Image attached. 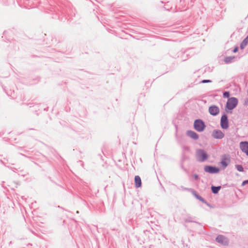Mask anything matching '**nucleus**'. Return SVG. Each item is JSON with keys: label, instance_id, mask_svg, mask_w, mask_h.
Returning <instances> with one entry per match:
<instances>
[{"label": "nucleus", "instance_id": "obj_1", "mask_svg": "<svg viewBox=\"0 0 248 248\" xmlns=\"http://www.w3.org/2000/svg\"><path fill=\"white\" fill-rule=\"evenodd\" d=\"M196 156L197 160L200 162H202L206 160L208 158V155L206 151L202 149L196 150Z\"/></svg>", "mask_w": 248, "mask_h": 248}, {"label": "nucleus", "instance_id": "obj_2", "mask_svg": "<svg viewBox=\"0 0 248 248\" xmlns=\"http://www.w3.org/2000/svg\"><path fill=\"white\" fill-rule=\"evenodd\" d=\"M193 127L197 131L202 132L205 129L206 125L203 120L199 119L195 120Z\"/></svg>", "mask_w": 248, "mask_h": 248}, {"label": "nucleus", "instance_id": "obj_3", "mask_svg": "<svg viewBox=\"0 0 248 248\" xmlns=\"http://www.w3.org/2000/svg\"><path fill=\"white\" fill-rule=\"evenodd\" d=\"M238 99L234 97L229 98L226 103L225 108L228 110H232L236 107L238 104Z\"/></svg>", "mask_w": 248, "mask_h": 248}, {"label": "nucleus", "instance_id": "obj_4", "mask_svg": "<svg viewBox=\"0 0 248 248\" xmlns=\"http://www.w3.org/2000/svg\"><path fill=\"white\" fill-rule=\"evenodd\" d=\"M220 124L221 127L223 129H227L229 126L228 117L225 113L221 116Z\"/></svg>", "mask_w": 248, "mask_h": 248}, {"label": "nucleus", "instance_id": "obj_5", "mask_svg": "<svg viewBox=\"0 0 248 248\" xmlns=\"http://www.w3.org/2000/svg\"><path fill=\"white\" fill-rule=\"evenodd\" d=\"M204 170L205 172L211 174L217 173L220 170L218 167L209 165L205 166Z\"/></svg>", "mask_w": 248, "mask_h": 248}, {"label": "nucleus", "instance_id": "obj_6", "mask_svg": "<svg viewBox=\"0 0 248 248\" xmlns=\"http://www.w3.org/2000/svg\"><path fill=\"white\" fill-rule=\"evenodd\" d=\"M224 134L219 129L214 130L212 133V136L215 139H222L224 137Z\"/></svg>", "mask_w": 248, "mask_h": 248}, {"label": "nucleus", "instance_id": "obj_7", "mask_svg": "<svg viewBox=\"0 0 248 248\" xmlns=\"http://www.w3.org/2000/svg\"><path fill=\"white\" fill-rule=\"evenodd\" d=\"M231 162L230 157L228 155H224L221 157L220 164L223 169H225Z\"/></svg>", "mask_w": 248, "mask_h": 248}, {"label": "nucleus", "instance_id": "obj_8", "mask_svg": "<svg viewBox=\"0 0 248 248\" xmlns=\"http://www.w3.org/2000/svg\"><path fill=\"white\" fill-rule=\"evenodd\" d=\"M216 241L224 246H227L229 244L228 238L223 235H218L216 238Z\"/></svg>", "mask_w": 248, "mask_h": 248}, {"label": "nucleus", "instance_id": "obj_9", "mask_svg": "<svg viewBox=\"0 0 248 248\" xmlns=\"http://www.w3.org/2000/svg\"><path fill=\"white\" fill-rule=\"evenodd\" d=\"M208 111L211 115L215 116L218 114L219 108L217 106L213 105L209 107Z\"/></svg>", "mask_w": 248, "mask_h": 248}, {"label": "nucleus", "instance_id": "obj_10", "mask_svg": "<svg viewBox=\"0 0 248 248\" xmlns=\"http://www.w3.org/2000/svg\"><path fill=\"white\" fill-rule=\"evenodd\" d=\"M240 147L242 151L248 156V141H241L240 143Z\"/></svg>", "mask_w": 248, "mask_h": 248}, {"label": "nucleus", "instance_id": "obj_11", "mask_svg": "<svg viewBox=\"0 0 248 248\" xmlns=\"http://www.w3.org/2000/svg\"><path fill=\"white\" fill-rule=\"evenodd\" d=\"M186 135L194 140H197L199 138L198 134L192 130H187Z\"/></svg>", "mask_w": 248, "mask_h": 248}, {"label": "nucleus", "instance_id": "obj_12", "mask_svg": "<svg viewBox=\"0 0 248 248\" xmlns=\"http://www.w3.org/2000/svg\"><path fill=\"white\" fill-rule=\"evenodd\" d=\"M195 218V217H193L191 216L189 214H187L186 215V217L184 218V220L185 222H194L198 224H200V223L196 222L194 220Z\"/></svg>", "mask_w": 248, "mask_h": 248}, {"label": "nucleus", "instance_id": "obj_13", "mask_svg": "<svg viewBox=\"0 0 248 248\" xmlns=\"http://www.w3.org/2000/svg\"><path fill=\"white\" fill-rule=\"evenodd\" d=\"M134 182L136 187L139 188L141 186V180L139 176L136 175L135 176Z\"/></svg>", "mask_w": 248, "mask_h": 248}, {"label": "nucleus", "instance_id": "obj_14", "mask_svg": "<svg viewBox=\"0 0 248 248\" xmlns=\"http://www.w3.org/2000/svg\"><path fill=\"white\" fill-rule=\"evenodd\" d=\"M221 186H212L211 187L212 192L214 194H217L218 193L219 191L221 189Z\"/></svg>", "mask_w": 248, "mask_h": 248}, {"label": "nucleus", "instance_id": "obj_15", "mask_svg": "<svg viewBox=\"0 0 248 248\" xmlns=\"http://www.w3.org/2000/svg\"><path fill=\"white\" fill-rule=\"evenodd\" d=\"M235 59V57L234 56H228L224 58V62L226 63H230L232 62Z\"/></svg>", "mask_w": 248, "mask_h": 248}, {"label": "nucleus", "instance_id": "obj_16", "mask_svg": "<svg viewBox=\"0 0 248 248\" xmlns=\"http://www.w3.org/2000/svg\"><path fill=\"white\" fill-rule=\"evenodd\" d=\"M248 43V35L243 40L240 44V48L243 49Z\"/></svg>", "mask_w": 248, "mask_h": 248}, {"label": "nucleus", "instance_id": "obj_17", "mask_svg": "<svg viewBox=\"0 0 248 248\" xmlns=\"http://www.w3.org/2000/svg\"><path fill=\"white\" fill-rule=\"evenodd\" d=\"M196 199L200 200L201 202H202V203L205 204L207 206H210V204L207 202L206 200H205L202 197L198 195L197 197H196Z\"/></svg>", "mask_w": 248, "mask_h": 248}, {"label": "nucleus", "instance_id": "obj_18", "mask_svg": "<svg viewBox=\"0 0 248 248\" xmlns=\"http://www.w3.org/2000/svg\"><path fill=\"white\" fill-rule=\"evenodd\" d=\"M11 169H12V170L13 171H14L15 172L18 173V172H20L21 174V175H23V176H25V174H23L24 171L23 170H19L18 169H16V168H11Z\"/></svg>", "mask_w": 248, "mask_h": 248}, {"label": "nucleus", "instance_id": "obj_19", "mask_svg": "<svg viewBox=\"0 0 248 248\" xmlns=\"http://www.w3.org/2000/svg\"><path fill=\"white\" fill-rule=\"evenodd\" d=\"M235 167L238 171L240 172L244 171V168L241 165H236Z\"/></svg>", "mask_w": 248, "mask_h": 248}, {"label": "nucleus", "instance_id": "obj_20", "mask_svg": "<svg viewBox=\"0 0 248 248\" xmlns=\"http://www.w3.org/2000/svg\"><path fill=\"white\" fill-rule=\"evenodd\" d=\"M230 96V93L229 91H225L223 93V97L224 98H229Z\"/></svg>", "mask_w": 248, "mask_h": 248}, {"label": "nucleus", "instance_id": "obj_21", "mask_svg": "<svg viewBox=\"0 0 248 248\" xmlns=\"http://www.w3.org/2000/svg\"><path fill=\"white\" fill-rule=\"evenodd\" d=\"M190 191L191 192L193 195L196 198L197 196H198V193L194 189H190Z\"/></svg>", "mask_w": 248, "mask_h": 248}, {"label": "nucleus", "instance_id": "obj_22", "mask_svg": "<svg viewBox=\"0 0 248 248\" xmlns=\"http://www.w3.org/2000/svg\"><path fill=\"white\" fill-rule=\"evenodd\" d=\"M212 81L209 79H203L202 80L201 83H210Z\"/></svg>", "mask_w": 248, "mask_h": 248}, {"label": "nucleus", "instance_id": "obj_23", "mask_svg": "<svg viewBox=\"0 0 248 248\" xmlns=\"http://www.w3.org/2000/svg\"><path fill=\"white\" fill-rule=\"evenodd\" d=\"M246 184H248V179L243 181V182L242 183V186H244L246 185Z\"/></svg>", "mask_w": 248, "mask_h": 248}, {"label": "nucleus", "instance_id": "obj_24", "mask_svg": "<svg viewBox=\"0 0 248 248\" xmlns=\"http://www.w3.org/2000/svg\"><path fill=\"white\" fill-rule=\"evenodd\" d=\"M238 47L237 46H236L234 48V49L232 50V52L233 53H236L238 51Z\"/></svg>", "mask_w": 248, "mask_h": 248}, {"label": "nucleus", "instance_id": "obj_25", "mask_svg": "<svg viewBox=\"0 0 248 248\" xmlns=\"http://www.w3.org/2000/svg\"><path fill=\"white\" fill-rule=\"evenodd\" d=\"M193 176L195 180H197L199 179V176L197 174H194Z\"/></svg>", "mask_w": 248, "mask_h": 248}, {"label": "nucleus", "instance_id": "obj_26", "mask_svg": "<svg viewBox=\"0 0 248 248\" xmlns=\"http://www.w3.org/2000/svg\"><path fill=\"white\" fill-rule=\"evenodd\" d=\"M145 243H146V240H145V239H144V240H141V242H140V244H145Z\"/></svg>", "mask_w": 248, "mask_h": 248}, {"label": "nucleus", "instance_id": "obj_27", "mask_svg": "<svg viewBox=\"0 0 248 248\" xmlns=\"http://www.w3.org/2000/svg\"><path fill=\"white\" fill-rule=\"evenodd\" d=\"M147 232H149V231L147 230H145L143 231V233L145 235H147V234H146Z\"/></svg>", "mask_w": 248, "mask_h": 248}, {"label": "nucleus", "instance_id": "obj_28", "mask_svg": "<svg viewBox=\"0 0 248 248\" xmlns=\"http://www.w3.org/2000/svg\"><path fill=\"white\" fill-rule=\"evenodd\" d=\"M245 103L247 105H248V99L246 100Z\"/></svg>", "mask_w": 248, "mask_h": 248}, {"label": "nucleus", "instance_id": "obj_29", "mask_svg": "<svg viewBox=\"0 0 248 248\" xmlns=\"http://www.w3.org/2000/svg\"><path fill=\"white\" fill-rule=\"evenodd\" d=\"M30 230L31 232L33 234H35V232L33 231H32L31 230Z\"/></svg>", "mask_w": 248, "mask_h": 248}, {"label": "nucleus", "instance_id": "obj_30", "mask_svg": "<svg viewBox=\"0 0 248 248\" xmlns=\"http://www.w3.org/2000/svg\"><path fill=\"white\" fill-rule=\"evenodd\" d=\"M182 168L185 170V171H186V169L184 168V167H183V166H182Z\"/></svg>", "mask_w": 248, "mask_h": 248}, {"label": "nucleus", "instance_id": "obj_31", "mask_svg": "<svg viewBox=\"0 0 248 248\" xmlns=\"http://www.w3.org/2000/svg\"><path fill=\"white\" fill-rule=\"evenodd\" d=\"M29 130H35V129H33V128H30V129H29Z\"/></svg>", "mask_w": 248, "mask_h": 248}, {"label": "nucleus", "instance_id": "obj_32", "mask_svg": "<svg viewBox=\"0 0 248 248\" xmlns=\"http://www.w3.org/2000/svg\"><path fill=\"white\" fill-rule=\"evenodd\" d=\"M12 244V241H10V243H9V245H11V244Z\"/></svg>", "mask_w": 248, "mask_h": 248}, {"label": "nucleus", "instance_id": "obj_33", "mask_svg": "<svg viewBox=\"0 0 248 248\" xmlns=\"http://www.w3.org/2000/svg\"><path fill=\"white\" fill-rule=\"evenodd\" d=\"M182 187L183 189H186V188H183V187Z\"/></svg>", "mask_w": 248, "mask_h": 248}, {"label": "nucleus", "instance_id": "obj_34", "mask_svg": "<svg viewBox=\"0 0 248 248\" xmlns=\"http://www.w3.org/2000/svg\"><path fill=\"white\" fill-rule=\"evenodd\" d=\"M30 105H31V104H30ZM32 107V106H31V105L30 106V107Z\"/></svg>", "mask_w": 248, "mask_h": 248}]
</instances>
